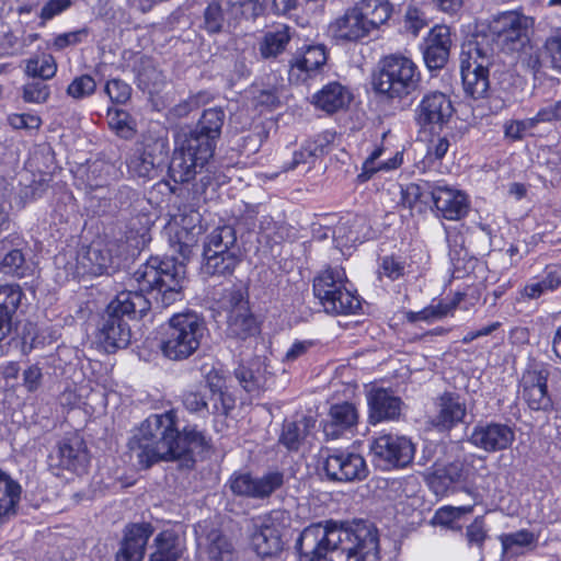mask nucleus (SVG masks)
Here are the masks:
<instances>
[{"label": "nucleus", "mask_w": 561, "mask_h": 561, "mask_svg": "<svg viewBox=\"0 0 561 561\" xmlns=\"http://www.w3.org/2000/svg\"><path fill=\"white\" fill-rule=\"evenodd\" d=\"M368 404L370 421L377 423L397 419L400 415L402 402L400 398L392 396L387 390L378 389L370 393Z\"/></svg>", "instance_id": "nucleus-33"}, {"label": "nucleus", "mask_w": 561, "mask_h": 561, "mask_svg": "<svg viewBox=\"0 0 561 561\" xmlns=\"http://www.w3.org/2000/svg\"><path fill=\"white\" fill-rule=\"evenodd\" d=\"M104 90L111 101L117 104L127 102L131 95L130 85L119 79L107 81Z\"/></svg>", "instance_id": "nucleus-53"}, {"label": "nucleus", "mask_w": 561, "mask_h": 561, "mask_svg": "<svg viewBox=\"0 0 561 561\" xmlns=\"http://www.w3.org/2000/svg\"><path fill=\"white\" fill-rule=\"evenodd\" d=\"M163 152L164 142L161 140L145 138L136 142L126 160L129 175L144 180L151 179L156 171V161Z\"/></svg>", "instance_id": "nucleus-18"}, {"label": "nucleus", "mask_w": 561, "mask_h": 561, "mask_svg": "<svg viewBox=\"0 0 561 561\" xmlns=\"http://www.w3.org/2000/svg\"><path fill=\"white\" fill-rule=\"evenodd\" d=\"M95 89V80L89 75H81L76 77L68 85L67 94L75 100H81L92 95Z\"/></svg>", "instance_id": "nucleus-50"}, {"label": "nucleus", "mask_w": 561, "mask_h": 561, "mask_svg": "<svg viewBox=\"0 0 561 561\" xmlns=\"http://www.w3.org/2000/svg\"><path fill=\"white\" fill-rule=\"evenodd\" d=\"M533 118L536 124L561 119V101L543 106Z\"/></svg>", "instance_id": "nucleus-63"}, {"label": "nucleus", "mask_w": 561, "mask_h": 561, "mask_svg": "<svg viewBox=\"0 0 561 561\" xmlns=\"http://www.w3.org/2000/svg\"><path fill=\"white\" fill-rule=\"evenodd\" d=\"M8 122L14 129H37L42 124L41 118L32 114H12Z\"/></svg>", "instance_id": "nucleus-60"}, {"label": "nucleus", "mask_w": 561, "mask_h": 561, "mask_svg": "<svg viewBox=\"0 0 561 561\" xmlns=\"http://www.w3.org/2000/svg\"><path fill=\"white\" fill-rule=\"evenodd\" d=\"M286 519L285 512L272 511L255 523L251 545L259 556L272 557L283 550Z\"/></svg>", "instance_id": "nucleus-11"}, {"label": "nucleus", "mask_w": 561, "mask_h": 561, "mask_svg": "<svg viewBox=\"0 0 561 561\" xmlns=\"http://www.w3.org/2000/svg\"><path fill=\"white\" fill-rule=\"evenodd\" d=\"M473 505L466 506H443L438 508L434 516V522L445 527H451L454 522L466 514H470Z\"/></svg>", "instance_id": "nucleus-51"}, {"label": "nucleus", "mask_w": 561, "mask_h": 561, "mask_svg": "<svg viewBox=\"0 0 561 561\" xmlns=\"http://www.w3.org/2000/svg\"><path fill=\"white\" fill-rule=\"evenodd\" d=\"M437 213L447 220H460L469 211L468 196L448 185H434L430 192Z\"/></svg>", "instance_id": "nucleus-21"}, {"label": "nucleus", "mask_w": 561, "mask_h": 561, "mask_svg": "<svg viewBox=\"0 0 561 561\" xmlns=\"http://www.w3.org/2000/svg\"><path fill=\"white\" fill-rule=\"evenodd\" d=\"M345 272L341 267H329L313 279V293L324 311L332 314L356 311L360 302L346 287Z\"/></svg>", "instance_id": "nucleus-9"}, {"label": "nucleus", "mask_w": 561, "mask_h": 561, "mask_svg": "<svg viewBox=\"0 0 561 561\" xmlns=\"http://www.w3.org/2000/svg\"><path fill=\"white\" fill-rule=\"evenodd\" d=\"M174 444V412L152 414L129 440V450L138 465L148 469L159 461H173L182 447Z\"/></svg>", "instance_id": "nucleus-2"}, {"label": "nucleus", "mask_w": 561, "mask_h": 561, "mask_svg": "<svg viewBox=\"0 0 561 561\" xmlns=\"http://www.w3.org/2000/svg\"><path fill=\"white\" fill-rule=\"evenodd\" d=\"M213 404L210 412L214 414L227 415L236 404L234 398L227 391L220 390L211 394L210 398Z\"/></svg>", "instance_id": "nucleus-56"}, {"label": "nucleus", "mask_w": 561, "mask_h": 561, "mask_svg": "<svg viewBox=\"0 0 561 561\" xmlns=\"http://www.w3.org/2000/svg\"><path fill=\"white\" fill-rule=\"evenodd\" d=\"M205 331L204 320L195 312L176 313L163 330L160 351L171 360L186 359L199 348Z\"/></svg>", "instance_id": "nucleus-6"}, {"label": "nucleus", "mask_w": 561, "mask_h": 561, "mask_svg": "<svg viewBox=\"0 0 561 561\" xmlns=\"http://www.w3.org/2000/svg\"><path fill=\"white\" fill-rule=\"evenodd\" d=\"M137 283L138 293L157 290L154 296L156 305L160 308H168L183 299V283L185 279V267L183 264H175L173 261H161L159 257H150L139 266L133 274Z\"/></svg>", "instance_id": "nucleus-4"}, {"label": "nucleus", "mask_w": 561, "mask_h": 561, "mask_svg": "<svg viewBox=\"0 0 561 561\" xmlns=\"http://www.w3.org/2000/svg\"><path fill=\"white\" fill-rule=\"evenodd\" d=\"M454 107L449 98L438 91L423 96L416 108V119L422 126L442 127L453 116Z\"/></svg>", "instance_id": "nucleus-22"}, {"label": "nucleus", "mask_w": 561, "mask_h": 561, "mask_svg": "<svg viewBox=\"0 0 561 561\" xmlns=\"http://www.w3.org/2000/svg\"><path fill=\"white\" fill-rule=\"evenodd\" d=\"M549 368L545 365H535L527 369L522 377V398L533 411H550L552 400L548 393Z\"/></svg>", "instance_id": "nucleus-15"}, {"label": "nucleus", "mask_w": 561, "mask_h": 561, "mask_svg": "<svg viewBox=\"0 0 561 561\" xmlns=\"http://www.w3.org/2000/svg\"><path fill=\"white\" fill-rule=\"evenodd\" d=\"M383 152L382 147H377L373 150L369 157L365 160L363 164V172L359 174V178L364 180H368L375 172L379 170H393L397 169L402 163V156L397 152L392 158L388 159L385 162L377 163V160L381 157Z\"/></svg>", "instance_id": "nucleus-43"}, {"label": "nucleus", "mask_w": 561, "mask_h": 561, "mask_svg": "<svg viewBox=\"0 0 561 561\" xmlns=\"http://www.w3.org/2000/svg\"><path fill=\"white\" fill-rule=\"evenodd\" d=\"M203 26L210 34L224 32L229 27L220 0L209 3L205 9Z\"/></svg>", "instance_id": "nucleus-48"}, {"label": "nucleus", "mask_w": 561, "mask_h": 561, "mask_svg": "<svg viewBox=\"0 0 561 561\" xmlns=\"http://www.w3.org/2000/svg\"><path fill=\"white\" fill-rule=\"evenodd\" d=\"M199 214L194 210L174 215L168 224L171 245L183 259L190 256L192 247L197 242V236L202 231Z\"/></svg>", "instance_id": "nucleus-17"}, {"label": "nucleus", "mask_w": 561, "mask_h": 561, "mask_svg": "<svg viewBox=\"0 0 561 561\" xmlns=\"http://www.w3.org/2000/svg\"><path fill=\"white\" fill-rule=\"evenodd\" d=\"M225 122V112L221 108L214 107L205 110L196 127L190 130L191 134L199 138H207L209 145L216 146L221 128Z\"/></svg>", "instance_id": "nucleus-37"}, {"label": "nucleus", "mask_w": 561, "mask_h": 561, "mask_svg": "<svg viewBox=\"0 0 561 561\" xmlns=\"http://www.w3.org/2000/svg\"><path fill=\"white\" fill-rule=\"evenodd\" d=\"M433 186L428 182L408 184L401 190V203L409 208H414L420 204L427 205Z\"/></svg>", "instance_id": "nucleus-45"}, {"label": "nucleus", "mask_w": 561, "mask_h": 561, "mask_svg": "<svg viewBox=\"0 0 561 561\" xmlns=\"http://www.w3.org/2000/svg\"><path fill=\"white\" fill-rule=\"evenodd\" d=\"M294 31L286 24H277L264 32L257 43L259 54L262 59H277L289 45Z\"/></svg>", "instance_id": "nucleus-29"}, {"label": "nucleus", "mask_w": 561, "mask_h": 561, "mask_svg": "<svg viewBox=\"0 0 561 561\" xmlns=\"http://www.w3.org/2000/svg\"><path fill=\"white\" fill-rule=\"evenodd\" d=\"M356 8L360 11L370 31L387 22L392 5L388 0H359Z\"/></svg>", "instance_id": "nucleus-40"}, {"label": "nucleus", "mask_w": 561, "mask_h": 561, "mask_svg": "<svg viewBox=\"0 0 561 561\" xmlns=\"http://www.w3.org/2000/svg\"><path fill=\"white\" fill-rule=\"evenodd\" d=\"M427 25L424 12L416 7H409L404 14V27L416 36Z\"/></svg>", "instance_id": "nucleus-55"}, {"label": "nucleus", "mask_w": 561, "mask_h": 561, "mask_svg": "<svg viewBox=\"0 0 561 561\" xmlns=\"http://www.w3.org/2000/svg\"><path fill=\"white\" fill-rule=\"evenodd\" d=\"M486 529L481 517H477L466 529V538L470 546L481 548L486 539Z\"/></svg>", "instance_id": "nucleus-58"}, {"label": "nucleus", "mask_w": 561, "mask_h": 561, "mask_svg": "<svg viewBox=\"0 0 561 561\" xmlns=\"http://www.w3.org/2000/svg\"><path fill=\"white\" fill-rule=\"evenodd\" d=\"M153 528L148 523L133 524L126 528L116 561H142L148 539Z\"/></svg>", "instance_id": "nucleus-25"}, {"label": "nucleus", "mask_w": 561, "mask_h": 561, "mask_svg": "<svg viewBox=\"0 0 561 561\" xmlns=\"http://www.w3.org/2000/svg\"><path fill=\"white\" fill-rule=\"evenodd\" d=\"M370 453L377 466L385 470L408 466L414 456V445L404 436L382 434L370 445Z\"/></svg>", "instance_id": "nucleus-12"}, {"label": "nucleus", "mask_w": 561, "mask_h": 561, "mask_svg": "<svg viewBox=\"0 0 561 561\" xmlns=\"http://www.w3.org/2000/svg\"><path fill=\"white\" fill-rule=\"evenodd\" d=\"M115 257L108 244L101 241L82 248L77 255V267L82 274L102 275L114 270Z\"/></svg>", "instance_id": "nucleus-24"}, {"label": "nucleus", "mask_w": 561, "mask_h": 561, "mask_svg": "<svg viewBox=\"0 0 561 561\" xmlns=\"http://www.w3.org/2000/svg\"><path fill=\"white\" fill-rule=\"evenodd\" d=\"M259 332L255 319L248 309H234L228 314V333L238 339H247Z\"/></svg>", "instance_id": "nucleus-41"}, {"label": "nucleus", "mask_w": 561, "mask_h": 561, "mask_svg": "<svg viewBox=\"0 0 561 561\" xmlns=\"http://www.w3.org/2000/svg\"><path fill=\"white\" fill-rule=\"evenodd\" d=\"M546 48L553 67L561 70V33L550 36L546 42Z\"/></svg>", "instance_id": "nucleus-64"}, {"label": "nucleus", "mask_w": 561, "mask_h": 561, "mask_svg": "<svg viewBox=\"0 0 561 561\" xmlns=\"http://www.w3.org/2000/svg\"><path fill=\"white\" fill-rule=\"evenodd\" d=\"M451 47L450 28L435 25L424 41L423 58L426 67L433 71L445 67Z\"/></svg>", "instance_id": "nucleus-23"}, {"label": "nucleus", "mask_w": 561, "mask_h": 561, "mask_svg": "<svg viewBox=\"0 0 561 561\" xmlns=\"http://www.w3.org/2000/svg\"><path fill=\"white\" fill-rule=\"evenodd\" d=\"M327 59V49L323 45H310L298 49L289 61V81L296 84L306 82L325 65Z\"/></svg>", "instance_id": "nucleus-20"}, {"label": "nucleus", "mask_w": 561, "mask_h": 561, "mask_svg": "<svg viewBox=\"0 0 561 561\" xmlns=\"http://www.w3.org/2000/svg\"><path fill=\"white\" fill-rule=\"evenodd\" d=\"M316 420L312 416H302L298 421H289L283 424L279 443L288 450H297L302 439L314 426Z\"/></svg>", "instance_id": "nucleus-39"}, {"label": "nucleus", "mask_w": 561, "mask_h": 561, "mask_svg": "<svg viewBox=\"0 0 561 561\" xmlns=\"http://www.w3.org/2000/svg\"><path fill=\"white\" fill-rule=\"evenodd\" d=\"M536 125L534 118L513 121L505 125V136L512 139H520L525 133Z\"/></svg>", "instance_id": "nucleus-62"}, {"label": "nucleus", "mask_w": 561, "mask_h": 561, "mask_svg": "<svg viewBox=\"0 0 561 561\" xmlns=\"http://www.w3.org/2000/svg\"><path fill=\"white\" fill-rule=\"evenodd\" d=\"M26 270L24 255L19 249L10 250L2 259V273L22 277Z\"/></svg>", "instance_id": "nucleus-52"}, {"label": "nucleus", "mask_w": 561, "mask_h": 561, "mask_svg": "<svg viewBox=\"0 0 561 561\" xmlns=\"http://www.w3.org/2000/svg\"><path fill=\"white\" fill-rule=\"evenodd\" d=\"M421 82V71L411 58L390 54L380 59L373 87L379 95L401 101L419 91Z\"/></svg>", "instance_id": "nucleus-5"}, {"label": "nucleus", "mask_w": 561, "mask_h": 561, "mask_svg": "<svg viewBox=\"0 0 561 561\" xmlns=\"http://www.w3.org/2000/svg\"><path fill=\"white\" fill-rule=\"evenodd\" d=\"M126 119H127V113L117 112L116 115L111 118L110 125L119 137H122L124 139H130L134 136L135 130L127 123Z\"/></svg>", "instance_id": "nucleus-61"}, {"label": "nucleus", "mask_w": 561, "mask_h": 561, "mask_svg": "<svg viewBox=\"0 0 561 561\" xmlns=\"http://www.w3.org/2000/svg\"><path fill=\"white\" fill-rule=\"evenodd\" d=\"M2 330L4 327L8 331H11L12 327V313L15 312L22 298V291L18 285H5L2 286Z\"/></svg>", "instance_id": "nucleus-47"}, {"label": "nucleus", "mask_w": 561, "mask_h": 561, "mask_svg": "<svg viewBox=\"0 0 561 561\" xmlns=\"http://www.w3.org/2000/svg\"><path fill=\"white\" fill-rule=\"evenodd\" d=\"M202 561H231L233 546L218 529H211L204 538L198 539Z\"/></svg>", "instance_id": "nucleus-32"}, {"label": "nucleus", "mask_w": 561, "mask_h": 561, "mask_svg": "<svg viewBox=\"0 0 561 561\" xmlns=\"http://www.w3.org/2000/svg\"><path fill=\"white\" fill-rule=\"evenodd\" d=\"M367 224L360 216L346 215L332 228V237L341 249L350 248L366 238Z\"/></svg>", "instance_id": "nucleus-30"}, {"label": "nucleus", "mask_w": 561, "mask_h": 561, "mask_svg": "<svg viewBox=\"0 0 561 561\" xmlns=\"http://www.w3.org/2000/svg\"><path fill=\"white\" fill-rule=\"evenodd\" d=\"M351 102V93L339 82H330L313 95L314 105L327 112L334 113Z\"/></svg>", "instance_id": "nucleus-35"}, {"label": "nucleus", "mask_w": 561, "mask_h": 561, "mask_svg": "<svg viewBox=\"0 0 561 561\" xmlns=\"http://www.w3.org/2000/svg\"><path fill=\"white\" fill-rule=\"evenodd\" d=\"M469 440L477 448L496 453L507 449L514 443L515 432L503 423H479L473 427Z\"/></svg>", "instance_id": "nucleus-19"}, {"label": "nucleus", "mask_w": 561, "mask_h": 561, "mask_svg": "<svg viewBox=\"0 0 561 561\" xmlns=\"http://www.w3.org/2000/svg\"><path fill=\"white\" fill-rule=\"evenodd\" d=\"M150 309V300L138 291L124 290L108 305L99 329V342L107 352L126 347L131 337L124 317L141 318Z\"/></svg>", "instance_id": "nucleus-3"}, {"label": "nucleus", "mask_w": 561, "mask_h": 561, "mask_svg": "<svg viewBox=\"0 0 561 561\" xmlns=\"http://www.w3.org/2000/svg\"><path fill=\"white\" fill-rule=\"evenodd\" d=\"M462 479V470L459 463H449L444 467L442 470L436 471L432 484L435 485L436 482H439L444 488H448L449 485L461 481Z\"/></svg>", "instance_id": "nucleus-54"}, {"label": "nucleus", "mask_w": 561, "mask_h": 561, "mask_svg": "<svg viewBox=\"0 0 561 561\" xmlns=\"http://www.w3.org/2000/svg\"><path fill=\"white\" fill-rule=\"evenodd\" d=\"M232 251L240 253V249L237 245V234L232 226L224 225L215 228L208 236L207 241L204 245V252L206 253H227Z\"/></svg>", "instance_id": "nucleus-38"}, {"label": "nucleus", "mask_w": 561, "mask_h": 561, "mask_svg": "<svg viewBox=\"0 0 561 561\" xmlns=\"http://www.w3.org/2000/svg\"><path fill=\"white\" fill-rule=\"evenodd\" d=\"M157 550L150 556L149 561H176L183 547L180 538L173 531H162L156 539Z\"/></svg>", "instance_id": "nucleus-42"}, {"label": "nucleus", "mask_w": 561, "mask_h": 561, "mask_svg": "<svg viewBox=\"0 0 561 561\" xmlns=\"http://www.w3.org/2000/svg\"><path fill=\"white\" fill-rule=\"evenodd\" d=\"M283 483L284 476L279 471H271L259 478L248 472H234L228 481L234 495L260 500L268 497Z\"/></svg>", "instance_id": "nucleus-14"}, {"label": "nucleus", "mask_w": 561, "mask_h": 561, "mask_svg": "<svg viewBox=\"0 0 561 561\" xmlns=\"http://www.w3.org/2000/svg\"><path fill=\"white\" fill-rule=\"evenodd\" d=\"M88 465L87 447L83 440L76 435L62 439L48 458L49 469L57 477L64 476V471L81 474Z\"/></svg>", "instance_id": "nucleus-13"}, {"label": "nucleus", "mask_w": 561, "mask_h": 561, "mask_svg": "<svg viewBox=\"0 0 561 561\" xmlns=\"http://www.w3.org/2000/svg\"><path fill=\"white\" fill-rule=\"evenodd\" d=\"M466 414V403L460 396L446 392L438 398L434 424L442 430H449L461 423Z\"/></svg>", "instance_id": "nucleus-31"}, {"label": "nucleus", "mask_w": 561, "mask_h": 561, "mask_svg": "<svg viewBox=\"0 0 561 561\" xmlns=\"http://www.w3.org/2000/svg\"><path fill=\"white\" fill-rule=\"evenodd\" d=\"M169 173L176 183H186L201 173L214 154L215 147L207 138L184 133L176 141Z\"/></svg>", "instance_id": "nucleus-8"}, {"label": "nucleus", "mask_w": 561, "mask_h": 561, "mask_svg": "<svg viewBox=\"0 0 561 561\" xmlns=\"http://www.w3.org/2000/svg\"><path fill=\"white\" fill-rule=\"evenodd\" d=\"M324 471L330 480L352 482L364 480L368 474L362 455L345 450H333L324 461Z\"/></svg>", "instance_id": "nucleus-16"}, {"label": "nucleus", "mask_w": 561, "mask_h": 561, "mask_svg": "<svg viewBox=\"0 0 561 561\" xmlns=\"http://www.w3.org/2000/svg\"><path fill=\"white\" fill-rule=\"evenodd\" d=\"M57 64L48 54H41L30 58L26 62V73L34 78L48 80L56 75Z\"/></svg>", "instance_id": "nucleus-46"}, {"label": "nucleus", "mask_w": 561, "mask_h": 561, "mask_svg": "<svg viewBox=\"0 0 561 561\" xmlns=\"http://www.w3.org/2000/svg\"><path fill=\"white\" fill-rule=\"evenodd\" d=\"M2 483H4V495L8 499V503H2V519L4 517H11L16 515L18 505L21 500L22 488L21 485L12 480L8 474L2 472Z\"/></svg>", "instance_id": "nucleus-49"}, {"label": "nucleus", "mask_w": 561, "mask_h": 561, "mask_svg": "<svg viewBox=\"0 0 561 561\" xmlns=\"http://www.w3.org/2000/svg\"><path fill=\"white\" fill-rule=\"evenodd\" d=\"M201 271L205 277H226L232 275L236 266L240 263V253L228 251L227 253H206Z\"/></svg>", "instance_id": "nucleus-36"}, {"label": "nucleus", "mask_w": 561, "mask_h": 561, "mask_svg": "<svg viewBox=\"0 0 561 561\" xmlns=\"http://www.w3.org/2000/svg\"><path fill=\"white\" fill-rule=\"evenodd\" d=\"M300 561H378L379 536L374 524H312L296 541Z\"/></svg>", "instance_id": "nucleus-1"}, {"label": "nucleus", "mask_w": 561, "mask_h": 561, "mask_svg": "<svg viewBox=\"0 0 561 561\" xmlns=\"http://www.w3.org/2000/svg\"><path fill=\"white\" fill-rule=\"evenodd\" d=\"M502 545V556L508 560L533 551L538 543V536L528 529L502 534L499 537Z\"/></svg>", "instance_id": "nucleus-34"}, {"label": "nucleus", "mask_w": 561, "mask_h": 561, "mask_svg": "<svg viewBox=\"0 0 561 561\" xmlns=\"http://www.w3.org/2000/svg\"><path fill=\"white\" fill-rule=\"evenodd\" d=\"M533 20L517 12L507 11L496 15L490 25V45L506 53H519L529 47V28Z\"/></svg>", "instance_id": "nucleus-10"}, {"label": "nucleus", "mask_w": 561, "mask_h": 561, "mask_svg": "<svg viewBox=\"0 0 561 561\" xmlns=\"http://www.w3.org/2000/svg\"><path fill=\"white\" fill-rule=\"evenodd\" d=\"M206 444L204 435L193 427H185L180 433L174 424V444L182 447L179 453H174V460L186 456L194 447H202Z\"/></svg>", "instance_id": "nucleus-44"}, {"label": "nucleus", "mask_w": 561, "mask_h": 561, "mask_svg": "<svg viewBox=\"0 0 561 561\" xmlns=\"http://www.w3.org/2000/svg\"><path fill=\"white\" fill-rule=\"evenodd\" d=\"M49 96V89L43 82H31L24 85L23 99L30 103H43Z\"/></svg>", "instance_id": "nucleus-57"}, {"label": "nucleus", "mask_w": 561, "mask_h": 561, "mask_svg": "<svg viewBox=\"0 0 561 561\" xmlns=\"http://www.w3.org/2000/svg\"><path fill=\"white\" fill-rule=\"evenodd\" d=\"M329 31L334 38L342 41H358L371 32L356 5L332 22Z\"/></svg>", "instance_id": "nucleus-27"}, {"label": "nucleus", "mask_w": 561, "mask_h": 561, "mask_svg": "<svg viewBox=\"0 0 561 561\" xmlns=\"http://www.w3.org/2000/svg\"><path fill=\"white\" fill-rule=\"evenodd\" d=\"M357 422L358 412L354 404L337 403L330 409L329 419L323 423V433L327 438L335 439L352 431Z\"/></svg>", "instance_id": "nucleus-26"}, {"label": "nucleus", "mask_w": 561, "mask_h": 561, "mask_svg": "<svg viewBox=\"0 0 561 561\" xmlns=\"http://www.w3.org/2000/svg\"><path fill=\"white\" fill-rule=\"evenodd\" d=\"M72 5V0H48L42 8L39 18L49 21L67 11Z\"/></svg>", "instance_id": "nucleus-59"}, {"label": "nucleus", "mask_w": 561, "mask_h": 561, "mask_svg": "<svg viewBox=\"0 0 561 561\" xmlns=\"http://www.w3.org/2000/svg\"><path fill=\"white\" fill-rule=\"evenodd\" d=\"M493 61L494 48L490 45V38L477 37L463 46L460 59L461 78L465 92L472 99H484L488 95L489 68Z\"/></svg>", "instance_id": "nucleus-7"}, {"label": "nucleus", "mask_w": 561, "mask_h": 561, "mask_svg": "<svg viewBox=\"0 0 561 561\" xmlns=\"http://www.w3.org/2000/svg\"><path fill=\"white\" fill-rule=\"evenodd\" d=\"M271 375L267 364L260 357L251 359L248 364H240L234 369L236 379L249 393H259L264 389Z\"/></svg>", "instance_id": "nucleus-28"}]
</instances>
